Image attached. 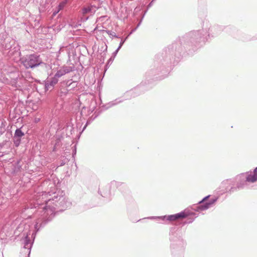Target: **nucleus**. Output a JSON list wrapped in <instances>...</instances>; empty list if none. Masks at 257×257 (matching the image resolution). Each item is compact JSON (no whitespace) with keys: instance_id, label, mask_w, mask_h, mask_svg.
<instances>
[{"instance_id":"1","label":"nucleus","mask_w":257,"mask_h":257,"mask_svg":"<svg viewBox=\"0 0 257 257\" xmlns=\"http://www.w3.org/2000/svg\"><path fill=\"white\" fill-rule=\"evenodd\" d=\"M53 194L52 198H48V196L51 195L50 192H43L41 195L36 197L35 201L30 202L29 205H27L28 207L25 208L24 211L27 210L29 213L36 209L30 217L36 219L34 227L36 231L51 220L56 210H62L70 205L65 196H58L56 193Z\"/></svg>"},{"instance_id":"2","label":"nucleus","mask_w":257,"mask_h":257,"mask_svg":"<svg viewBox=\"0 0 257 257\" xmlns=\"http://www.w3.org/2000/svg\"><path fill=\"white\" fill-rule=\"evenodd\" d=\"M74 70V66H63L58 70L53 77L48 78L45 82V89L46 91L52 90L54 86L58 83L59 79L66 74L69 73Z\"/></svg>"},{"instance_id":"3","label":"nucleus","mask_w":257,"mask_h":257,"mask_svg":"<svg viewBox=\"0 0 257 257\" xmlns=\"http://www.w3.org/2000/svg\"><path fill=\"white\" fill-rule=\"evenodd\" d=\"M193 214V208L189 207L183 211L175 214L164 215L161 216H151L148 218L150 219H160L166 222H172L176 220L182 219L187 218Z\"/></svg>"},{"instance_id":"4","label":"nucleus","mask_w":257,"mask_h":257,"mask_svg":"<svg viewBox=\"0 0 257 257\" xmlns=\"http://www.w3.org/2000/svg\"><path fill=\"white\" fill-rule=\"evenodd\" d=\"M22 62L26 69L33 68L44 64L39 55L31 54L26 55L21 59Z\"/></svg>"},{"instance_id":"5","label":"nucleus","mask_w":257,"mask_h":257,"mask_svg":"<svg viewBox=\"0 0 257 257\" xmlns=\"http://www.w3.org/2000/svg\"><path fill=\"white\" fill-rule=\"evenodd\" d=\"M173 52L172 48H166L161 54L157 55L158 60L156 65H158L159 63H161L165 66H169L172 63L174 64V62H172L171 58V55H172Z\"/></svg>"},{"instance_id":"6","label":"nucleus","mask_w":257,"mask_h":257,"mask_svg":"<svg viewBox=\"0 0 257 257\" xmlns=\"http://www.w3.org/2000/svg\"><path fill=\"white\" fill-rule=\"evenodd\" d=\"M125 186V184L120 182L116 181H112L110 183L106 186L103 189L102 191H100L101 195L105 198H110L111 195V190L116 188H119L121 186Z\"/></svg>"},{"instance_id":"7","label":"nucleus","mask_w":257,"mask_h":257,"mask_svg":"<svg viewBox=\"0 0 257 257\" xmlns=\"http://www.w3.org/2000/svg\"><path fill=\"white\" fill-rule=\"evenodd\" d=\"M170 248L172 251L183 249L185 245L183 240L180 237L172 235L170 237Z\"/></svg>"},{"instance_id":"8","label":"nucleus","mask_w":257,"mask_h":257,"mask_svg":"<svg viewBox=\"0 0 257 257\" xmlns=\"http://www.w3.org/2000/svg\"><path fill=\"white\" fill-rule=\"evenodd\" d=\"M96 10L97 8L93 6H88L82 8V13L83 15L87 14L92 15L95 13Z\"/></svg>"},{"instance_id":"9","label":"nucleus","mask_w":257,"mask_h":257,"mask_svg":"<svg viewBox=\"0 0 257 257\" xmlns=\"http://www.w3.org/2000/svg\"><path fill=\"white\" fill-rule=\"evenodd\" d=\"M33 242L28 236H27L24 240V249L26 250V252L28 253V255L31 253V248L32 247Z\"/></svg>"},{"instance_id":"10","label":"nucleus","mask_w":257,"mask_h":257,"mask_svg":"<svg viewBox=\"0 0 257 257\" xmlns=\"http://www.w3.org/2000/svg\"><path fill=\"white\" fill-rule=\"evenodd\" d=\"M122 100H120L119 98L116 99L112 101H110L108 102V103L106 104L105 105L103 106L102 107H104V109H107L121 102H122Z\"/></svg>"},{"instance_id":"11","label":"nucleus","mask_w":257,"mask_h":257,"mask_svg":"<svg viewBox=\"0 0 257 257\" xmlns=\"http://www.w3.org/2000/svg\"><path fill=\"white\" fill-rule=\"evenodd\" d=\"M257 180V167L255 169L253 175H249L246 178V181L250 182H254Z\"/></svg>"},{"instance_id":"12","label":"nucleus","mask_w":257,"mask_h":257,"mask_svg":"<svg viewBox=\"0 0 257 257\" xmlns=\"http://www.w3.org/2000/svg\"><path fill=\"white\" fill-rule=\"evenodd\" d=\"M141 89V86H138L135 88L134 90H131L128 92V94L133 95V97L137 96L139 94L138 92Z\"/></svg>"},{"instance_id":"13","label":"nucleus","mask_w":257,"mask_h":257,"mask_svg":"<svg viewBox=\"0 0 257 257\" xmlns=\"http://www.w3.org/2000/svg\"><path fill=\"white\" fill-rule=\"evenodd\" d=\"M25 135L21 128H17L15 132L14 136L16 138L21 139Z\"/></svg>"},{"instance_id":"14","label":"nucleus","mask_w":257,"mask_h":257,"mask_svg":"<svg viewBox=\"0 0 257 257\" xmlns=\"http://www.w3.org/2000/svg\"><path fill=\"white\" fill-rule=\"evenodd\" d=\"M13 142H14V145L16 147H18L19 146L20 143H21V139L20 138H17L16 137H15L14 136L13 137Z\"/></svg>"},{"instance_id":"15","label":"nucleus","mask_w":257,"mask_h":257,"mask_svg":"<svg viewBox=\"0 0 257 257\" xmlns=\"http://www.w3.org/2000/svg\"><path fill=\"white\" fill-rule=\"evenodd\" d=\"M106 32L107 34L111 38H120L119 37H118L117 35H116L115 33L109 30L106 31Z\"/></svg>"},{"instance_id":"16","label":"nucleus","mask_w":257,"mask_h":257,"mask_svg":"<svg viewBox=\"0 0 257 257\" xmlns=\"http://www.w3.org/2000/svg\"><path fill=\"white\" fill-rule=\"evenodd\" d=\"M67 2V0H65L64 1H63L59 4V5H58V11H60V10H61L62 9H63L64 8L65 6L66 5Z\"/></svg>"},{"instance_id":"17","label":"nucleus","mask_w":257,"mask_h":257,"mask_svg":"<svg viewBox=\"0 0 257 257\" xmlns=\"http://www.w3.org/2000/svg\"><path fill=\"white\" fill-rule=\"evenodd\" d=\"M97 116H98V114H96L95 115H94V114H93L91 116V117L89 118V119L88 120H87V123H86V125L84 126V127H83V130H84L86 128V125L88 123H90L91 121L93 120L96 117H97Z\"/></svg>"},{"instance_id":"18","label":"nucleus","mask_w":257,"mask_h":257,"mask_svg":"<svg viewBox=\"0 0 257 257\" xmlns=\"http://www.w3.org/2000/svg\"><path fill=\"white\" fill-rule=\"evenodd\" d=\"M128 36H126L124 39H123L122 38H120L121 39V41L119 43V46L118 47V48H119L120 49L121 48V47L122 46L126 39L128 38Z\"/></svg>"},{"instance_id":"19","label":"nucleus","mask_w":257,"mask_h":257,"mask_svg":"<svg viewBox=\"0 0 257 257\" xmlns=\"http://www.w3.org/2000/svg\"><path fill=\"white\" fill-rule=\"evenodd\" d=\"M78 82L77 81H72V83L71 84V87H70V89H72L75 88L77 85Z\"/></svg>"},{"instance_id":"20","label":"nucleus","mask_w":257,"mask_h":257,"mask_svg":"<svg viewBox=\"0 0 257 257\" xmlns=\"http://www.w3.org/2000/svg\"><path fill=\"white\" fill-rule=\"evenodd\" d=\"M72 83L71 80H68L66 81V86L67 88H70Z\"/></svg>"},{"instance_id":"21","label":"nucleus","mask_w":257,"mask_h":257,"mask_svg":"<svg viewBox=\"0 0 257 257\" xmlns=\"http://www.w3.org/2000/svg\"><path fill=\"white\" fill-rule=\"evenodd\" d=\"M59 146H60V144H59V142L58 141L56 142V143L53 147V151H54V152L56 151V150H57V147Z\"/></svg>"},{"instance_id":"22","label":"nucleus","mask_w":257,"mask_h":257,"mask_svg":"<svg viewBox=\"0 0 257 257\" xmlns=\"http://www.w3.org/2000/svg\"><path fill=\"white\" fill-rule=\"evenodd\" d=\"M119 49H120V48L118 47L117 48V49L114 52H113L111 57H113V58H114L115 57V56H116V55H117L118 51L119 50Z\"/></svg>"},{"instance_id":"23","label":"nucleus","mask_w":257,"mask_h":257,"mask_svg":"<svg viewBox=\"0 0 257 257\" xmlns=\"http://www.w3.org/2000/svg\"><path fill=\"white\" fill-rule=\"evenodd\" d=\"M114 58L113 57H111V58L108 60L107 63L109 64V63H111Z\"/></svg>"},{"instance_id":"24","label":"nucleus","mask_w":257,"mask_h":257,"mask_svg":"<svg viewBox=\"0 0 257 257\" xmlns=\"http://www.w3.org/2000/svg\"><path fill=\"white\" fill-rule=\"evenodd\" d=\"M210 205V203H208L205 205L203 209H207L209 207V206Z\"/></svg>"},{"instance_id":"25","label":"nucleus","mask_w":257,"mask_h":257,"mask_svg":"<svg viewBox=\"0 0 257 257\" xmlns=\"http://www.w3.org/2000/svg\"><path fill=\"white\" fill-rule=\"evenodd\" d=\"M136 29H137V28H135V29L133 30L130 32V33L129 34V35H128V36H130L131 34H132L134 32H135V30H136Z\"/></svg>"},{"instance_id":"26","label":"nucleus","mask_w":257,"mask_h":257,"mask_svg":"<svg viewBox=\"0 0 257 257\" xmlns=\"http://www.w3.org/2000/svg\"><path fill=\"white\" fill-rule=\"evenodd\" d=\"M59 11H58V9L57 10V11H55L54 13H53V15H56Z\"/></svg>"},{"instance_id":"27","label":"nucleus","mask_w":257,"mask_h":257,"mask_svg":"<svg viewBox=\"0 0 257 257\" xmlns=\"http://www.w3.org/2000/svg\"><path fill=\"white\" fill-rule=\"evenodd\" d=\"M76 148H75L73 151V153H74V154H76Z\"/></svg>"},{"instance_id":"28","label":"nucleus","mask_w":257,"mask_h":257,"mask_svg":"<svg viewBox=\"0 0 257 257\" xmlns=\"http://www.w3.org/2000/svg\"><path fill=\"white\" fill-rule=\"evenodd\" d=\"M140 24V23H139L138 25V26H137V28H138V26H139V25Z\"/></svg>"},{"instance_id":"29","label":"nucleus","mask_w":257,"mask_h":257,"mask_svg":"<svg viewBox=\"0 0 257 257\" xmlns=\"http://www.w3.org/2000/svg\"><path fill=\"white\" fill-rule=\"evenodd\" d=\"M140 24V23H139L138 25V26H137V28H138V26H139V25Z\"/></svg>"}]
</instances>
